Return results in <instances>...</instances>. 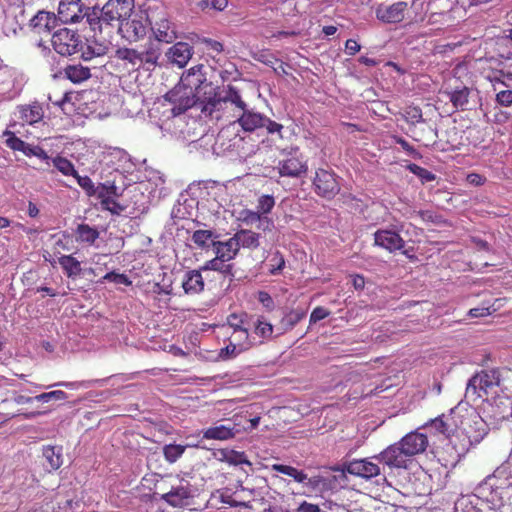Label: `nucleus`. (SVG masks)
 Segmentation results:
<instances>
[{
	"label": "nucleus",
	"instance_id": "nucleus-19",
	"mask_svg": "<svg viewBox=\"0 0 512 512\" xmlns=\"http://www.w3.org/2000/svg\"><path fill=\"white\" fill-rule=\"evenodd\" d=\"M344 471L354 476L371 479L380 474V467L367 458L355 459L345 465Z\"/></svg>",
	"mask_w": 512,
	"mask_h": 512
},
{
	"label": "nucleus",
	"instance_id": "nucleus-30",
	"mask_svg": "<svg viewBox=\"0 0 512 512\" xmlns=\"http://www.w3.org/2000/svg\"><path fill=\"white\" fill-rule=\"evenodd\" d=\"M215 238H217V235H215L213 231L202 229L194 231L191 236V240L195 246L202 250L213 248V244L216 242Z\"/></svg>",
	"mask_w": 512,
	"mask_h": 512
},
{
	"label": "nucleus",
	"instance_id": "nucleus-8",
	"mask_svg": "<svg viewBox=\"0 0 512 512\" xmlns=\"http://www.w3.org/2000/svg\"><path fill=\"white\" fill-rule=\"evenodd\" d=\"M312 185L314 192L327 200L333 199L341 189L338 176L330 169H317Z\"/></svg>",
	"mask_w": 512,
	"mask_h": 512
},
{
	"label": "nucleus",
	"instance_id": "nucleus-20",
	"mask_svg": "<svg viewBox=\"0 0 512 512\" xmlns=\"http://www.w3.org/2000/svg\"><path fill=\"white\" fill-rule=\"evenodd\" d=\"M375 245L382 247L389 252L400 250L404 247L405 241L402 237L391 230H378L374 233Z\"/></svg>",
	"mask_w": 512,
	"mask_h": 512
},
{
	"label": "nucleus",
	"instance_id": "nucleus-49",
	"mask_svg": "<svg viewBox=\"0 0 512 512\" xmlns=\"http://www.w3.org/2000/svg\"><path fill=\"white\" fill-rule=\"evenodd\" d=\"M396 144H399L401 148L412 158L416 160L422 159V154L416 150L406 139L401 136L394 135L392 137Z\"/></svg>",
	"mask_w": 512,
	"mask_h": 512
},
{
	"label": "nucleus",
	"instance_id": "nucleus-7",
	"mask_svg": "<svg viewBox=\"0 0 512 512\" xmlns=\"http://www.w3.org/2000/svg\"><path fill=\"white\" fill-rule=\"evenodd\" d=\"M499 385L498 373L495 370L481 371L472 376L466 387L465 396L476 401L478 399H485L494 392V389Z\"/></svg>",
	"mask_w": 512,
	"mask_h": 512
},
{
	"label": "nucleus",
	"instance_id": "nucleus-27",
	"mask_svg": "<svg viewBox=\"0 0 512 512\" xmlns=\"http://www.w3.org/2000/svg\"><path fill=\"white\" fill-rule=\"evenodd\" d=\"M20 119L29 125L35 124L43 118V108L38 102L30 105H21L18 107Z\"/></svg>",
	"mask_w": 512,
	"mask_h": 512
},
{
	"label": "nucleus",
	"instance_id": "nucleus-16",
	"mask_svg": "<svg viewBox=\"0 0 512 512\" xmlns=\"http://www.w3.org/2000/svg\"><path fill=\"white\" fill-rule=\"evenodd\" d=\"M95 196L100 200L103 210L116 215L125 210V207L114 199V197L118 196L117 187L114 183H100Z\"/></svg>",
	"mask_w": 512,
	"mask_h": 512
},
{
	"label": "nucleus",
	"instance_id": "nucleus-39",
	"mask_svg": "<svg viewBox=\"0 0 512 512\" xmlns=\"http://www.w3.org/2000/svg\"><path fill=\"white\" fill-rule=\"evenodd\" d=\"M412 138L417 142H423V144L426 147H428L436 142L437 131L430 125H427L426 128H423L418 131H413Z\"/></svg>",
	"mask_w": 512,
	"mask_h": 512
},
{
	"label": "nucleus",
	"instance_id": "nucleus-37",
	"mask_svg": "<svg viewBox=\"0 0 512 512\" xmlns=\"http://www.w3.org/2000/svg\"><path fill=\"white\" fill-rule=\"evenodd\" d=\"M401 116L410 127H415L417 124L425 123V120L423 119L422 110L418 106H406L403 109V112H401Z\"/></svg>",
	"mask_w": 512,
	"mask_h": 512
},
{
	"label": "nucleus",
	"instance_id": "nucleus-63",
	"mask_svg": "<svg viewBox=\"0 0 512 512\" xmlns=\"http://www.w3.org/2000/svg\"><path fill=\"white\" fill-rule=\"evenodd\" d=\"M360 48V45L354 39H348L345 43V49L349 55H355L358 51H360Z\"/></svg>",
	"mask_w": 512,
	"mask_h": 512
},
{
	"label": "nucleus",
	"instance_id": "nucleus-35",
	"mask_svg": "<svg viewBox=\"0 0 512 512\" xmlns=\"http://www.w3.org/2000/svg\"><path fill=\"white\" fill-rule=\"evenodd\" d=\"M76 240L81 243L93 245L99 238V231L88 224H79L75 231Z\"/></svg>",
	"mask_w": 512,
	"mask_h": 512
},
{
	"label": "nucleus",
	"instance_id": "nucleus-42",
	"mask_svg": "<svg viewBox=\"0 0 512 512\" xmlns=\"http://www.w3.org/2000/svg\"><path fill=\"white\" fill-rule=\"evenodd\" d=\"M52 163L54 167L65 176H77V170L74 167V164L65 157L60 155L54 157L52 159Z\"/></svg>",
	"mask_w": 512,
	"mask_h": 512
},
{
	"label": "nucleus",
	"instance_id": "nucleus-45",
	"mask_svg": "<svg viewBox=\"0 0 512 512\" xmlns=\"http://www.w3.org/2000/svg\"><path fill=\"white\" fill-rule=\"evenodd\" d=\"M4 136H6L5 144L8 148H10L13 151H20L24 152L26 148V142L17 137L14 132L5 130L3 133Z\"/></svg>",
	"mask_w": 512,
	"mask_h": 512
},
{
	"label": "nucleus",
	"instance_id": "nucleus-31",
	"mask_svg": "<svg viewBox=\"0 0 512 512\" xmlns=\"http://www.w3.org/2000/svg\"><path fill=\"white\" fill-rule=\"evenodd\" d=\"M235 436L234 428L226 425H218L205 429L203 438L208 440H228Z\"/></svg>",
	"mask_w": 512,
	"mask_h": 512
},
{
	"label": "nucleus",
	"instance_id": "nucleus-46",
	"mask_svg": "<svg viewBox=\"0 0 512 512\" xmlns=\"http://www.w3.org/2000/svg\"><path fill=\"white\" fill-rule=\"evenodd\" d=\"M406 168L414 175L419 177L422 182H431L435 180L436 176L431 171L426 168H423L417 164L410 163L406 166Z\"/></svg>",
	"mask_w": 512,
	"mask_h": 512
},
{
	"label": "nucleus",
	"instance_id": "nucleus-48",
	"mask_svg": "<svg viewBox=\"0 0 512 512\" xmlns=\"http://www.w3.org/2000/svg\"><path fill=\"white\" fill-rule=\"evenodd\" d=\"M246 317V313H232L227 317V326L233 329V332H237V330H247V328L245 327Z\"/></svg>",
	"mask_w": 512,
	"mask_h": 512
},
{
	"label": "nucleus",
	"instance_id": "nucleus-51",
	"mask_svg": "<svg viewBox=\"0 0 512 512\" xmlns=\"http://www.w3.org/2000/svg\"><path fill=\"white\" fill-rule=\"evenodd\" d=\"M23 154L27 157L35 156L41 160H46V161L50 159L47 152L42 147H40L38 145H31L28 143L26 144V148H25Z\"/></svg>",
	"mask_w": 512,
	"mask_h": 512
},
{
	"label": "nucleus",
	"instance_id": "nucleus-11",
	"mask_svg": "<svg viewBox=\"0 0 512 512\" xmlns=\"http://www.w3.org/2000/svg\"><path fill=\"white\" fill-rule=\"evenodd\" d=\"M148 22L156 41L169 44L176 40L177 32L175 25L168 19L165 13H151V16L148 17Z\"/></svg>",
	"mask_w": 512,
	"mask_h": 512
},
{
	"label": "nucleus",
	"instance_id": "nucleus-57",
	"mask_svg": "<svg viewBox=\"0 0 512 512\" xmlns=\"http://www.w3.org/2000/svg\"><path fill=\"white\" fill-rule=\"evenodd\" d=\"M257 299L267 310H272L274 308V301L268 292L259 291Z\"/></svg>",
	"mask_w": 512,
	"mask_h": 512
},
{
	"label": "nucleus",
	"instance_id": "nucleus-59",
	"mask_svg": "<svg viewBox=\"0 0 512 512\" xmlns=\"http://www.w3.org/2000/svg\"><path fill=\"white\" fill-rule=\"evenodd\" d=\"M296 512H325L319 505L313 504L307 501H303L299 504Z\"/></svg>",
	"mask_w": 512,
	"mask_h": 512
},
{
	"label": "nucleus",
	"instance_id": "nucleus-14",
	"mask_svg": "<svg viewBox=\"0 0 512 512\" xmlns=\"http://www.w3.org/2000/svg\"><path fill=\"white\" fill-rule=\"evenodd\" d=\"M150 16L151 14H147L146 17L142 14L130 16L119 25L118 31L129 42H136L146 35L148 17Z\"/></svg>",
	"mask_w": 512,
	"mask_h": 512
},
{
	"label": "nucleus",
	"instance_id": "nucleus-6",
	"mask_svg": "<svg viewBox=\"0 0 512 512\" xmlns=\"http://www.w3.org/2000/svg\"><path fill=\"white\" fill-rule=\"evenodd\" d=\"M241 114L237 118V122L245 132H253L259 128H266L269 135H276L278 139H284V126L264 114L249 110L245 103L244 109H238Z\"/></svg>",
	"mask_w": 512,
	"mask_h": 512
},
{
	"label": "nucleus",
	"instance_id": "nucleus-32",
	"mask_svg": "<svg viewBox=\"0 0 512 512\" xmlns=\"http://www.w3.org/2000/svg\"><path fill=\"white\" fill-rule=\"evenodd\" d=\"M141 58V65L148 64L150 66H156L161 56L160 47L153 41H149L144 46L142 51H139Z\"/></svg>",
	"mask_w": 512,
	"mask_h": 512
},
{
	"label": "nucleus",
	"instance_id": "nucleus-33",
	"mask_svg": "<svg viewBox=\"0 0 512 512\" xmlns=\"http://www.w3.org/2000/svg\"><path fill=\"white\" fill-rule=\"evenodd\" d=\"M115 58L128 63L133 69H139L142 66L139 51L134 48H118L115 51Z\"/></svg>",
	"mask_w": 512,
	"mask_h": 512
},
{
	"label": "nucleus",
	"instance_id": "nucleus-61",
	"mask_svg": "<svg viewBox=\"0 0 512 512\" xmlns=\"http://www.w3.org/2000/svg\"><path fill=\"white\" fill-rule=\"evenodd\" d=\"M418 216L421 218L424 222H431V223H438L439 217L434 214L432 211L426 210V211H418Z\"/></svg>",
	"mask_w": 512,
	"mask_h": 512
},
{
	"label": "nucleus",
	"instance_id": "nucleus-22",
	"mask_svg": "<svg viewBox=\"0 0 512 512\" xmlns=\"http://www.w3.org/2000/svg\"><path fill=\"white\" fill-rule=\"evenodd\" d=\"M192 54L193 49L188 43L177 42L168 49L166 56L171 63L182 68L191 59Z\"/></svg>",
	"mask_w": 512,
	"mask_h": 512
},
{
	"label": "nucleus",
	"instance_id": "nucleus-55",
	"mask_svg": "<svg viewBox=\"0 0 512 512\" xmlns=\"http://www.w3.org/2000/svg\"><path fill=\"white\" fill-rule=\"evenodd\" d=\"M495 100L500 106L510 107L512 105V90L499 91Z\"/></svg>",
	"mask_w": 512,
	"mask_h": 512
},
{
	"label": "nucleus",
	"instance_id": "nucleus-23",
	"mask_svg": "<svg viewBox=\"0 0 512 512\" xmlns=\"http://www.w3.org/2000/svg\"><path fill=\"white\" fill-rule=\"evenodd\" d=\"M42 465L52 472L59 469L63 464L62 447L47 445L42 448Z\"/></svg>",
	"mask_w": 512,
	"mask_h": 512
},
{
	"label": "nucleus",
	"instance_id": "nucleus-21",
	"mask_svg": "<svg viewBox=\"0 0 512 512\" xmlns=\"http://www.w3.org/2000/svg\"><path fill=\"white\" fill-rule=\"evenodd\" d=\"M280 176L300 177L307 171V165L297 156H289L280 160L277 166Z\"/></svg>",
	"mask_w": 512,
	"mask_h": 512
},
{
	"label": "nucleus",
	"instance_id": "nucleus-1",
	"mask_svg": "<svg viewBox=\"0 0 512 512\" xmlns=\"http://www.w3.org/2000/svg\"><path fill=\"white\" fill-rule=\"evenodd\" d=\"M452 419L454 432L450 438V445L460 458L484 439L489 428L476 408L467 403H459L452 408Z\"/></svg>",
	"mask_w": 512,
	"mask_h": 512
},
{
	"label": "nucleus",
	"instance_id": "nucleus-4",
	"mask_svg": "<svg viewBox=\"0 0 512 512\" xmlns=\"http://www.w3.org/2000/svg\"><path fill=\"white\" fill-rule=\"evenodd\" d=\"M428 437L417 431L406 434L402 439L388 446L375 458L390 468H407V462L428 447Z\"/></svg>",
	"mask_w": 512,
	"mask_h": 512
},
{
	"label": "nucleus",
	"instance_id": "nucleus-56",
	"mask_svg": "<svg viewBox=\"0 0 512 512\" xmlns=\"http://www.w3.org/2000/svg\"><path fill=\"white\" fill-rule=\"evenodd\" d=\"M330 315V311L322 306L313 309L310 314V323H317Z\"/></svg>",
	"mask_w": 512,
	"mask_h": 512
},
{
	"label": "nucleus",
	"instance_id": "nucleus-18",
	"mask_svg": "<svg viewBox=\"0 0 512 512\" xmlns=\"http://www.w3.org/2000/svg\"><path fill=\"white\" fill-rule=\"evenodd\" d=\"M56 17L65 24L79 22L84 17L81 0H61Z\"/></svg>",
	"mask_w": 512,
	"mask_h": 512
},
{
	"label": "nucleus",
	"instance_id": "nucleus-5",
	"mask_svg": "<svg viewBox=\"0 0 512 512\" xmlns=\"http://www.w3.org/2000/svg\"><path fill=\"white\" fill-rule=\"evenodd\" d=\"M272 470L290 476L298 483H305L312 492L321 494L333 490L337 482L335 476L315 475L308 478L303 471L284 464H273Z\"/></svg>",
	"mask_w": 512,
	"mask_h": 512
},
{
	"label": "nucleus",
	"instance_id": "nucleus-62",
	"mask_svg": "<svg viewBox=\"0 0 512 512\" xmlns=\"http://www.w3.org/2000/svg\"><path fill=\"white\" fill-rule=\"evenodd\" d=\"M494 119L493 121L497 124H504L506 123L510 118V113L501 109L496 110L494 113Z\"/></svg>",
	"mask_w": 512,
	"mask_h": 512
},
{
	"label": "nucleus",
	"instance_id": "nucleus-13",
	"mask_svg": "<svg viewBox=\"0 0 512 512\" xmlns=\"http://www.w3.org/2000/svg\"><path fill=\"white\" fill-rule=\"evenodd\" d=\"M193 498L192 485L184 479H180L178 484L172 485L171 489L160 497L161 500L175 508L189 506Z\"/></svg>",
	"mask_w": 512,
	"mask_h": 512
},
{
	"label": "nucleus",
	"instance_id": "nucleus-54",
	"mask_svg": "<svg viewBox=\"0 0 512 512\" xmlns=\"http://www.w3.org/2000/svg\"><path fill=\"white\" fill-rule=\"evenodd\" d=\"M305 317L304 311L293 310L289 312L283 321L290 327H294L297 323H299Z\"/></svg>",
	"mask_w": 512,
	"mask_h": 512
},
{
	"label": "nucleus",
	"instance_id": "nucleus-53",
	"mask_svg": "<svg viewBox=\"0 0 512 512\" xmlns=\"http://www.w3.org/2000/svg\"><path fill=\"white\" fill-rule=\"evenodd\" d=\"M103 280L117 284H124L126 286H130L132 284V281L125 274L116 273L114 271L106 273L103 277Z\"/></svg>",
	"mask_w": 512,
	"mask_h": 512
},
{
	"label": "nucleus",
	"instance_id": "nucleus-60",
	"mask_svg": "<svg viewBox=\"0 0 512 512\" xmlns=\"http://www.w3.org/2000/svg\"><path fill=\"white\" fill-rule=\"evenodd\" d=\"M492 311H495V309L491 310L490 306H488V307H477V308L470 309L468 314L472 318H477V317H483V316L490 315L492 313Z\"/></svg>",
	"mask_w": 512,
	"mask_h": 512
},
{
	"label": "nucleus",
	"instance_id": "nucleus-50",
	"mask_svg": "<svg viewBox=\"0 0 512 512\" xmlns=\"http://www.w3.org/2000/svg\"><path fill=\"white\" fill-rule=\"evenodd\" d=\"M275 206V199L272 195H262L259 197L256 209L262 214H268Z\"/></svg>",
	"mask_w": 512,
	"mask_h": 512
},
{
	"label": "nucleus",
	"instance_id": "nucleus-26",
	"mask_svg": "<svg viewBox=\"0 0 512 512\" xmlns=\"http://www.w3.org/2000/svg\"><path fill=\"white\" fill-rule=\"evenodd\" d=\"M64 78L71 81L73 84H79L88 80L91 77V72L88 67L81 64L67 65L60 72Z\"/></svg>",
	"mask_w": 512,
	"mask_h": 512
},
{
	"label": "nucleus",
	"instance_id": "nucleus-44",
	"mask_svg": "<svg viewBox=\"0 0 512 512\" xmlns=\"http://www.w3.org/2000/svg\"><path fill=\"white\" fill-rule=\"evenodd\" d=\"M225 461L231 465L245 464L249 467L252 466L251 461L243 451L230 450L224 454Z\"/></svg>",
	"mask_w": 512,
	"mask_h": 512
},
{
	"label": "nucleus",
	"instance_id": "nucleus-36",
	"mask_svg": "<svg viewBox=\"0 0 512 512\" xmlns=\"http://www.w3.org/2000/svg\"><path fill=\"white\" fill-rule=\"evenodd\" d=\"M58 262L69 278H75L81 274V264L72 255H62Z\"/></svg>",
	"mask_w": 512,
	"mask_h": 512
},
{
	"label": "nucleus",
	"instance_id": "nucleus-3",
	"mask_svg": "<svg viewBox=\"0 0 512 512\" xmlns=\"http://www.w3.org/2000/svg\"><path fill=\"white\" fill-rule=\"evenodd\" d=\"M222 94L219 86L207 85L202 93L198 95L197 108L205 117L219 120L223 117L228 103L237 109H244L245 101L240 91L233 85H227Z\"/></svg>",
	"mask_w": 512,
	"mask_h": 512
},
{
	"label": "nucleus",
	"instance_id": "nucleus-9",
	"mask_svg": "<svg viewBox=\"0 0 512 512\" xmlns=\"http://www.w3.org/2000/svg\"><path fill=\"white\" fill-rule=\"evenodd\" d=\"M171 107V114L173 116H179L184 114L187 110L192 107H197L198 96L197 94L189 93L187 89L183 88L179 84H176L170 91L164 96Z\"/></svg>",
	"mask_w": 512,
	"mask_h": 512
},
{
	"label": "nucleus",
	"instance_id": "nucleus-15",
	"mask_svg": "<svg viewBox=\"0 0 512 512\" xmlns=\"http://www.w3.org/2000/svg\"><path fill=\"white\" fill-rule=\"evenodd\" d=\"M408 7V3L405 1L395 2L390 5L379 4L375 10L376 18L386 24L400 23L405 19Z\"/></svg>",
	"mask_w": 512,
	"mask_h": 512
},
{
	"label": "nucleus",
	"instance_id": "nucleus-47",
	"mask_svg": "<svg viewBox=\"0 0 512 512\" xmlns=\"http://www.w3.org/2000/svg\"><path fill=\"white\" fill-rule=\"evenodd\" d=\"M77 180L78 185L85 191L87 196L92 197L97 193L98 186H95L92 179L89 176H80L77 172V176H74Z\"/></svg>",
	"mask_w": 512,
	"mask_h": 512
},
{
	"label": "nucleus",
	"instance_id": "nucleus-38",
	"mask_svg": "<svg viewBox=\"0 0 512 512\" xmlns=\"http://www.w3.org/2000/svg\"><path fill=\"white\" fill-rule=\"evenodd\" d=\"M470 90L467 87L449 92V100L456 109L465 110L468 104Z\"/></svg>",
	"mask_w": 512,
	"mask_h": 512
},
{
	"label": "nucleus",
	"instance_id": "nucleus-58",
	"mask_svg": "<svg viewBox=\"0 0 512 512\" xmlns=\"http://www.w3.org/2000/svg\"><path fill=\"white\" fill-rule=\"evenodd\" d=\"M271 262H275L270 269L272 275L278 274L285 266V260L279 253L272 257Z\"/></svg>",
	"mask_w": 512,
	"mask_h": 512
},
{
	"label": "nucleus",
	"instance_id": "nucleus-10",
	"mask_svg": "<svg viewBox=\"0 0 512 512\" xmlns=\"http://www.w3.org/2000/svg\"><path fill=\"white\" fill-rule=\"evenodd\" d=\"M51 43L54 50L62 56H71L78 53L79 47L82 45L79 35L67 28L54 32Z\"/></svg>",
	"mask_w": 512,
	"mask_h": 512
},
{
	"label": "nucleus",
	"instance_id": "nucleus-43",
	"mask_svg": "<svg viewBox=\"0 0 512 512\" xmlns=\"http://www.w3.org/2000/svg\"><path fill=\"white\" fill-rule=\"evenodd\" d=\"M186 446L179 444H167L163 447V455L167 462H176L185 452Z\"/></svg>",
	"mask_w": 512,
	"mask_h": 512
},
{
	"label": "nucleus",
	"instance_id": "nucleus-64",
	"mask_svg": "<svg viewBox=\"0 0 512 512\" xmlns=\"http://www.w3.org/2000/svg\"><path fill=\"white\" fill-rule=\"evenodd\" d=\"M467 181L470 183V184H473V185H476V186H480V185H483L486 181L485 177L478 174V173H470L468 174L467 176Z\"/></svg>",
	"mask_w": 512,
	"mask_h": 512
},
{
	"label": "nucleus",
	"instance_id": "nucleus-24",
	"mask_svg": "<svg viewBox=\"0 0 512 512\" xmlns=\"http://www.w3.org/2000/svg\"><path fill=\"white\" fill-rule=\"evenodd\" d=\"M213 250L219 259L226 260L227 262L233 260L240 251L234 236L226 241H216L213 244Z\"/></svg>",
	"mask_w": 512,
	"mask_h": 512
},
{
	"label": "nucleus",
	"instance_id": "nucleus-2",
	"mask_svg": "<svg viewBox=\"0 0 512 512\" xmlns=\"http://www.w3.org/2000/svg\"><path fill=\"white\" fill-rule=\"evenodd\" d=\"M134 0H108L100 9L95 8L86 14L91 29L99 35L111 37L114 29L119 28L126 18L131 16Z\"/></svg>",
	"mask_w": 512,
	"mask_h": 512
},
{
	"label": "nucleus",
	"instance_id": "nucleus-40",
	"mask_svg": "<svg viewBox=\"0 0 512 512\" xmlns=\"http://www.w3.org/2000/svg\"><path fill=\"white\" fill-rule=\"evenodd\" d=\"M254 333L262 339L259 342L262 343L264 340L272 338L273 325L270 322H268L263 316H260L254 322Z\"/></svg>",
	"mask_w": 512,
	"mask_h": 512
},
{
	"label": "nucleus",
	"instance_id": "nucleus-12",
	"mask_svg": "<svg viewBox=\"0 0 512 512\" xmlns=\"http://www.w3.org/2000/svg\"><path fill=\"white\" fill-rule=\"evenodd\" d=\"M178 84L187 89L189 93L197 94L198 96L207 89V85L213 83L207 80L205 66L198 64L184 72Z\"/></svg>",
	"mask_w": 512,
	"mask_h": 512
},
{
	"label": "nucleus",
	"instance_id": "nucleus-17",
	"mask_svg": "<svg viewBox=\"0 0 512 512\" xmlns=\"http://www.w3.org/2000/svg\"><path fill=\"white\" fill-rule=\"evenodd\" d=\"M57 21L58 19L54 13L41 10L31 18L29 27L34 34L40 37L49 36L56 28Z\"/></svg>",
	"mask_w": 512,
	"mask_h": 512
},
{
	"label": "nucleus",
	"instance_id": "nucleus-29",
	"mask_svg": "<svg viewBox=\"0 0 512 512\" xmlns=\"http://www.w3.org/2000/svg\"><path fill=\"white\" fill-rule=\"evenodd\" d=\"M233 236L234 238H236V242L238 243L239 249L241 247L248 249H256L260 245L259 234L254 231L242 229L237 231Z\"/></svg>",
	"mask_w": 512,
	"mask_h": 512
},
{
	"label": "nucleus",
	"instance_id": "nucleus-25",
	"mask_svg": "<svg viewBox=\"0 0 512 512\" xmlns=\"http://www.w3.org/2000/svg\"><path fill=\"white\" fill-rule=\"evenodd\" d=\"M186 294H198L204 289V280L200 270L188 271L182 281Z\"/></svg>",
	"mask_w": 512,
	"mask_h": 512
},
{
	"label": "nucleus",
	"instance_id": "nucleus-52",
	"mask_svg": "<svg viewBox=\"0 0 512 512\" xmlns=\"http://www.w3.org/2000/svg\"><path fill=\"white\" fill-rule=\"evenodd\" d=\"M243 353L234 344L229 343L226 347L222 348L219 352V358L222 360L232 359Z\"/></svg>",
	"mask_w": 512,
	"mask_h": 512
},
{
	"label": "nucleus",
	"instance_id": "nucleus-41",
	"mask_svg": "<svg viewBox=\"0 0 512 512\" xmlns=\"http://www.w3.org/2000/svg\"><path fill=\"white\" fill-rule=\"evenodd\" d=\"M226 262V260H221L216 255L215 258L207 261L201 269L218 271L224 275H233V265L226 264Z\"/></svg>",
	"mask_w": 512,
	"mask_h": 512
},
{
	"label": "nucleus",
	"instance_id": "nucleus-34",
	"mask_svg": "<svg viewBox=\"0 0 512 512\" xmlns=\"http://www.w3.org/2000/svg\"><path fill=\"white\" fill-rule=\"evenodd\" d=\"M229 342L234 344L239 350L246 352L256 346V342L251 339L248 329L247 330H237V332H232L229 337Z\"/></svg>",
	"mask_w": 512,
	"mask_h": 512
},
{
	"label": "nucleus",
	"instance_id": "nucleus-28",
	"mask_svg": "<svg viewBox=\"0 0 512 512\" xmlns=\"http://www.w3.org/2000/svg\"><path fill=\"white\" fill-rule=\"evenodd\" d=\"M426 427H432L436 432L441 433L446 436V438L450 441V438L454 432V423L452 419V409L450 410L449 416L447 420L444 419V415L438 416L432 420H430L425 425Z\"/></svg>",
	"mask_w": 512,
	"mask_h": 512
}]
</instances>
